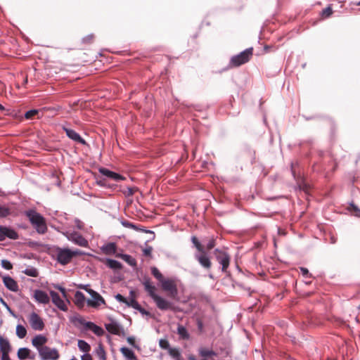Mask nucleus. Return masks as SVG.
<instances>
[{"label": "nucleus", "mask_w": 360, "mask_h": 360, "mask_svg": "<svg viewBox=\"0 0 360 360\" xmlns=\"http://www.w3.org/2000/svg\"><path fill=\"white\" fill-rule=\"evenodd\" d=\"M142 284L144 286L146 291L148 295L153 300L157 307L163 311L172 310L174 311L175 308L172 302H169L164 297L156 294V288L152 284L150 279L148 277H144L142 281Z\"/></svg>", "instance_id": "nucleus-2"}, {"label": "nucleus", "mask_w": 360, "mask_h": 360, "mask_svg": "<svg viewBox=\"0 0 360 360\" xmlns=\"http://www.w3.org/2000/svg\"><path fill=\"white\" fill-rule=\"evenodd\" d=\"M151 273L153 275V276L157 278L160 282H161L164 277L162 275V274L160 272V271L158 269V268L153 266L151 268Z\"/></svg>", "instance_id": "nucleus-33"}, {"label": "nucleus", "mask_w": 360, "mask_h": 360, "mask_svg": "<svg viewBox=\"0 0 360 360\" xmlns=\"http://www.w3.org/2000/svg\"><path fill=\"white\" fill-rule=\"evenodd\" d=\"M19 238L18 232L11 227L0 225V241L6 238L17 240Z\"/></svg>", "instance_id": "nucleus-10"}, {"label": "nucleus", "mask_w": 360, "mask_h": 360, "mask_svg": "<svg viewBox=\"0 0 360 360\" xmlns=\"http://www.w3.org/2000/svg\"><path fill=\"white\" fill-rule=\"evenodd\" d=\"M81 288L85 290L91 297V299L86 300L88 306L96 308L101 304H104L105 303L104 299L100 294L92 289L88 288L87 285H84Z\"/></svg>", "instance_id": "nucleus-6"}, {"label": "nucleus", "mask_w": 360, "mask_h": 360, "mask_svg": "<svg viewBox=\"0 0 360 360\" xmlns=\"http://www.w3.org/2000/svg\"><path fill=\"white\" fill-rule=\"evenodd\" d=\"M99 172L103 175L104 176H106L108 179L115 180V181H120L124 179V178L119 174L115 173L114 172H112L106 168L101 167L98 169Z\"/></svg>", "instance_id": "nucleus-17"}, {"label": "nucleus", "mask_w": 360, "mask_h": 360, "mask_svg": "<svg viewBox=\"0 0 360 360\" xmlns=\"http://www.w3.org/2000/svg\"><path fill=\"white\" fill-rule=\"evenodd\" d=\"M39 355L41 360H57L60 357L57 349L51 348L47 346L39 349Z\"/></svg>", "instance_id": "nucleus-7"}, {"label": "nucleus", "mask_w": 360, "mask_h": 360, "mask_svg": "<svg viewBox=\"0 0 360 360\" xmlns=\"http://www.w3.org/2000/svg\"><path fill=\"white\" fill-rule=\"evenodd\" d=\"M358 308L360 309V305L359 306V307H358Z\"/></svg>", "instance_id": "nucleus-63"}, {"label": "nucleus", "mask_w": 360, "mask_h": 360, "mask_svg": "<svg viewBox=\"0 0 360 360\" xmlns=\"http://www.w3.org/2000/svg\"><path fill=\"white\" fill-rule=\"evenodd\" d=\"M75 224L76 227L78 229H83L84 224H83V222L82 221H80L79 219H75Z\"/></svg>", "instance_id": "nucleus-47"}, {"label": "nucleus", "mask_w": 360, "mask_h": 360, "mask_svg": "<svg viewBox=\"0 0 360 360\" xmlns=\"http://www.w3.org/2000/svg\"><path fill=\"white\" fill-rule=\"evenodd\" d=\"M214 255L217 260L221 265V271L226 272L230 264L231 257L229 255L218 248L214 250Z\"/></svg>", "instance_id": "nucleus-8"}, {"label": "nucleus", "mask_w": 360, "mask_h": 360, "mask_svg": "<svg viewBox=\"0 0 360 360\" xmlns=\"http://www.w3.org/2000/svg\"><path fill=\"white\" fill-rule=\"evenodd\" d=\"M18 357L20 360H25L26 359H34L35 355H30V349L27 347L20 348L18 351Z\"/></svg>", "instance_id": "nucleus-20"}, {"label": "nucleus", "mask_w": 360, "mask_h": 360, "mask_svg": "<svg viewBox=\"0 0 360 360\" xmlns=\"http://www.w3.org/2000/svg\"><path fill=\"white\" fill-rule=\"evenodd\" d=\"M4 109V107L0 103V111H3Z\"/></svg>", "instance_id": "nucleus-58"}, {"label": "nucleus", "mask_w": 360, "mask_h": 360, "mask_svg": "<svg viewBox=\"0 0 360 360\" xmlns=\"http://www.w3.org/2000/svg\"><path fill=\"white\" fill-rule=\"evenodd\" d=\"M129 195H133V194H134V190H133V188H129Z\"/></svg>", "instance_id": "nucleus-56"}, {"label": "nucleus", "mask_w": 360, "mask_h": 360, "mask_svg": "<svg viewBox=\"0 0 360 360\" xmlns=\"http://www.w3.org/2000/svg\"><path fill=\"white\" fill-rule=\"evenodd\" d=\"M29 322L32 329L41 331L44 328V323L42 319L35 312L29 316Z\"/></svg>", "instance_id": "nucleus-12"}, {"label": "nucleus", "mask_w": 360, "mask_h": 360, "mask_svg": "<svg viewBox=\"0 0 360 360\" xmlns=\"http://www.w3.org/2000/svg\"><path fill=\"white\" fill-rule=\"evenodd\" d=\"M253 54V49H246L240 53L231 57L230 60V65L231 67H238L248 63L252 58Z\"/></svg>", "instance_id": "nucleus-5"}, {"label": "nucleus", "mask_w": 360, "mask_h": 360, "mask_svg": "<svg viewBox=\"0 0 360 360\" xmlns=\"http://www.w3.org/2000/svg\"><path fill=\"white\" fill-rule=\"evenodd\" d=\"M122 224L125 227L136 229V226L129 221H122Z\"/></svg>", "instance_id": "nucleus-49"}, {"label": "nucleus", "mask_w": 360, "mask_h": 360, "mask_svg": "<svg viewBox=\"0 0 360 360\" xmlns=\"http://www.w3.org/2000/svg\"><path fill=\"white\" fill-rule=\"evenodd\" d=\"M138 311L141 313L143 315H149L150 313L148 311H147L146 309H144L143 307H141V306L140 307V308H139Z\"/></svg>", "instance_id": "nucleus-52"}, {"label": "nucleus", "mask_w": 360, "mask_h": 360, "mask_svg": "<svg viewBox=\"0 0 360 360\" xmlns=\"http://www.w3.org/2000/svg\"><path fill=\"white\" fill-rule=\"evenodd\" d=\"M98 184H101V185L102 184L101 181H98Z\"/></svg>", "instance_id": "nucleus-61"}, {"label": "nucleus", "mask_w": 360, "mask_h": 360, "mask_svg": "<svg viewBox=\"0 0 360 360\" xmlns=\"http://www.w3.org/2000/svg\"><path fill=\"white\" fill-rule=\"evenodd\" d=\"M202 326L201 322H199V327L200 328Z\"/></svg>", "instance_id": "nucleus-59"}, {"label": "nucleus", "mask_w": 360, "mask_h": 360, "mask_svg": "<svg viewBox=\"0 0 360 360\" xmlns=\"http://www.w3.org/2000/svg\"><path fill=\"white\" fill-rule=\"evenodd\" d=\"M160 283L162 290L169 292L171 297H175L177 295L178 290L174 280L164 278Z\"/></svg>", "instance_id": "nucleus-11"}, {"label": "nucleus", "mask_w": 360, "mask_h": 360, "mask_svg": "<svg viewBox=\"0 0 360 360\" xmlns=\"http://www.w3.org/2000/svg\"><path fill=\"white\" fill-rule=\"evenodd\" d=\"M47 342V338L42 335H37L32 340V345L36 347L37 351L39 352V349L43 348L45 347V344Z\"/></svg>", "instance_id": "nucleus-18"}, {"label": "nucleus", "mask_w": 360, "mask_h": 360, "mask_svg": "<svg viewBox=\"0 0 360 360\" xmlns=\"http://www.w3.org/2000/svg\"><path fill=\"white\" fill-rule=\"evenodd\" d=\"M74 302L78 307H83L85 303L84 295L80 291H77L75 293Z\"/></svg>", "instance_id": "nucleus-22"}, {"label": "nucleus", "mask_w": 360, "mask_h": 360, "mask_svg": "<svg viewBox=\"0 0 360 360\" xmlns=\"http://www.w3.org/2000/svg\"><path fill=\"white\" fill-rule=\"evenodd\" d=\"M117 246L114 243H108L101 247V250L105 255H113L115 253Z\"/></svg>", "instance_id": "nucleus-24"}, {"label": "nucleus", "mask_w": 360, "mask_h": 360, "mask_svg": "<svg viewBox=\"0 0 360 360\" xmlns=\"http://www.w3.org/2000/svg\"><path fill=\"white\" fill-rule=\"evenodd\" d=\"M120 352L124 356L125 360H138L134 352L127 347H122Z\"/></svg>", "instance_id": "nucleus-25"}, {"label": "nucleus", "mask_w": 360, "mask_h": 360, "mask_svg": "<svg viewBox=\"0 0 360 360\" xmlns=\"http://www.w3.org/2000/svg\"><path fill=\"white\" fill-rule=\"evenodd\" d=\"M50 295L53 303L60 310L65 311L68 310V307L65 302L61 299L58 293L55 291H51Z\"/></svg>", "instance_id": "nucleus-15"}, {"label": "nucleus", "mask_w": 360, "mask_h": 360, "mask_svg": "<svg viewBox=\"0 0 360 360\" xmlns=\"http://www.w3.org/2000/svg\"><path fill=\"white\" fill-rule=\"evenodd\" d=\"M26 217L39 234H44L47 231V226L44 217L34 210L25 212Z\"/></svg>", "instance_id": "nucleus-3"}, {"label": "nucleus", "mask_w": 360, "mask_h": 360, "mask_svg": "<svg viewBox=\"0 0 360 360\" xmlns=\"http://www.w3.org/2000/svg\"><path fill=\"white\" fill-rule=\"evenodd\" d=\"M0 301L4 305L6 306L8 309H9V307L8 306V304H6V302L2 299V298H0Z\"/></svg>", "instance_id": "nucleus-55"}, {"label": "nucleus", "mask_w": 360, "mask_h": 360, "mask_svg": "<svg viewBox=\"0 0 360 360\" xmlns=\"http://www.w3.org/2000/svg\"><path fill=\"white\" fill-rule=\"evenodd\" d=\"M126 304L129 307H131L132 308H134L136 310H138L139 308H140V307H141V305L139 304V302L134 298H131L129 300H127Z\"/></svg>", "instance_id": "nucleus-34"}, {"label": "nucleus", "mask_w": 360, "mask_h": 360, "mask_svg": "<svg viewBox=\"0 0 360 360\" xmlns=\"http://www.w3.org/2000/svg\"><path fill=\"white\" fill-rule=\"evenodd\" d=\"M146 232L152 233L151 231H146Z\"/></svg>", "instance_id": "nucleus-62"}, {"label": "nucleus", "mask_w": 360, "mask_h": 360, "mask_svg": "<svg viewBox=\"0 0 360 360\" xmlns=\"http://www.w3.org/2000/svg\"><path fill=\"white\" fill-rule=\"evenodd\" d=\"M11 214V210L6 205L0 204V218L6 217Z\"/></svg>", "instance_id": "nucleus-32"}, {"label": "nucleus", "mask_w": 360, "mask_h": 360, "mask_svg": "<svg viewBox=\"0 0 360 360\" xmlns=\"http://www.w3.org/2000/svg\"><path fill=\"white\" fill-rule=\"evenodd\" d=\"M333 13V10L330 6H328L325 9H323L321 12V15L323 18H328Z\"/></svg>", "instance_id": "nucleus-38"}, {"label": "nucleus", "mask_w": 360, "mask_h": 360, "mask_svg": "<svg viewBox=\"0 0 360 360\" xmlns=\"http://www.w3.org/2000/svg\"><path fill=\"white\" fill-rule=\"evenodd\" d=\"M352 210L356 212V215H359L358 212H360V210L354 205H351Z\"/></svg>", "instance_id": "nucleus-54"}, {"label": "nucleus", "mask_w": 360, "mask_h": 360, "mask_svg": "<svg viewBox=\"0 0 360 360\" xmlns=\"http://www.w3.org/2000/svg\"><path fill=\"white\" fill-rule=\"evenodd\" d=\"M4 285L11 291L17 292L19 289L17 282L9 276H3Z\"/></svg>", "instance_id": "nucleus-16"}, {"label": "nucleus", "mask_w": 360, "mask_h": 360, "mask_svg": "<svg viewBox=\"0 0 360 360\" xmlns=\"http://www.w3.org/2000/svg\"><path fill=\"white\" fill-rule=\"evenodd\" d=\"M300 271L302 273V275L304 277H309L310 276V274L308 271V269L305 267H300Z\"/></svg>", "instance_id": "nucleus-44"}, {"label": "nucleus", "mask_w": 360, "mask_h": 360, "mask_svg": "<svg viewBox=\"0 0 360 360\" xmlns=\"http://www.w3.org/2000/svg\"><path fill=\"white\" fill-rule=\"evenodd\" d=\"M23 273L27 276L32 277H37L39 275L38 271L33 266H29L23 271Z\"/></svg>", "instance_id": "nucleus-30"}, {"label": "nucleus", "mask_w": 360, "mask_h": 360, "mask_svg": "<svg viewBox=\"0 0 360 360\" xmlns=\"http://www.w3.org/2000/svg\"><path fill=\"white\" fill-rule=\"evenodd\" d=\"M105 326L109 333L114 335L120 334L121 327L116 321H112L110 323H106Z\"/></svg>", "instance_id": "nucleus-19"}, {"label": "nucleus", "mask_w": 360, "mask_h": 360, "mask_svg": "<svg viewBox=\"0 0 360 360\" xmlns=\"http://www.w3.org/2000/svg\"><path fill=\"white\" fill-rule=\"evenodd\" d=\"M91 331L98 336H101L104 334L103 329L96 324L93 326Z\"/></svg>", "instance_id": "nucleus-35"}, {"label": "nucleus", "mask_w": 360, "mask_h": 360, "mask_svg": "<svg viewBox=\"0 0 360 360\" xmlns=\"http://www.w3.org/2000/svg\"><path fill=\"white\" fill-rule=\"evenodd\" d=\"M169 354L176 360H181V354L176 349H169Z\"/></svg>", "instance_id": "nucleus-36"}, {"label": "nucleus", "mask_w": 360, "mask_h": 360, "mask_svg": "<svg viewBox=\"0 0 360 360\" xmlns=\"http://www.w3.org/2000/svg\"><path fill=\"white\" fill-rule=\"evenodd\" d=\"M39 113L37 110H30L25 112V117L26 119H31Z\"/></svg>", "instance_id": "nucleus-39"}, {"label": "nucleus", "mask_w": 360, "mask_h": 360, "mask_svg": "<svg viewBox=\"0 0 360 360\" xmlns=\"http://www.w3.org/2000/svg\"><path fill=\"white\" fill-rule=\"evenodd\" d=\"M9 353L10 352H0L1 360H11Z\"/></svg>", "instance_id": "nucleus-45"}, {"label": "nucleus", "mask_w": 360, "mask_h": 360, "mask_svg": "<svg viewBox=\"0 0 360 360\" xmlns=\"http://www.w3.org/2000/svg\"><path fill=\"white\" fill-rule=\"evenodd\" d=\"M63 130L65 132L67 136L72 139L74 141H76L77 143H79L82 145L86 144V141L84 139L81 137V136L76 132L75 130L68 128L65 126H62Z\"/></svg>", "instance_id": "nucleus-13"}, {"label": "nucleus", "mask_w": 360, "mask_h": 360, "mask_svg": "<svg viewBox=\"0 0 360 360\" xmlns=\"http://www.w3.org/2000/svg\"><path fill=\"white\" fill-rule=\"evenodd\" d=\"M81 359L82 360H92V357L89 354L86 353L81 356Z\"/></svg>", "instance_id": "nucleus-50"}, {"label": "nucleus", "mask_w": 360, "mask_h": 360, "mask_svg": "<svg viewBox=\"0 0 360 360\" xmlns=\"http://www.w3.org/2000/svg\"><path fill=\"white\" fill-rule=\"evenodd\" d=\"M84 325L86 329H89V330H92V328L95 325V323H94L93 322L87 321V322H85L84 323Z\"/></svg>", "instance_id": "nucleus-48"}, {"label": "nucleus", "mask_w": 360, "mask_h": 360, "mask_svg": "<svg viewBox=\"0 0 360 360\" xmlns=\"http://www.w3.org/2000/svg\"><path fill=\"white\" fill-rule=\"evenodd\" d=\"M56 256L58 262L62 265H66L71 262L73 257L83 255L79 250H72L69 248H56Z\"/></svg>", "instance_id": "nucleus-4"}, {"label": "nucleus", "mask_w": 360, "mask_h": 360, "mask_svg": "<svg viewBox=\"0 0 360 360\" xmlns=\"http://www.w3.org/2000/svg\"><path fill=\"white\" fill-rule=\"evenodd\" d=\"M11 346L8 339L0 335V352H10Z\"/></svg>", "instance_id": "nucleus-23"}, {"label": "nucleus", "mask_w": 360, "mask_h": 360, "mask_svg": "<svg viewBox=\"0 0 360 360\" xmlns=\"http://www.w3.org/2000/svg\"><path fill=\"white\" fill-rule=\"evenodd\" d=\"M153 251V248L151 246H147L143 250V254L146 257H151V253Z\"/></svg>", "instance_id": "nucleus-40"}, {"label": "nucleus", "mask_w": 360, "mask_h": 360, "mask_svg": "<svg viewBox=\"0 0 360 360\" xmlns=\"http://www.w3.org/2000/svg\"><path fill=\"white\" fill-rule=\"evenodd\" d=\"M106 264L108 267L112 269H120L122 268V264L120 262L112 259H108Z\"/></svg>", "instance_id": "nucleus-29"}, {"label": "nucleus", "mask_w": 360, "mask_h": 360, "mask_svg": "<svg viewBox=\"0 0 360 360\" xmlns=\"http://www.w3.org/2000/svg\"><path fill=\"white\" fill-rule=\"evenodd\" d=\"M177 334L182 340H188L190 338V335L187 329L184 326L180 324H179L177 326Z\"/></svg>", "instance_id": "nucleus-26"}, {"label": "nucleus", "mask_w": 360, "mask_h": 360, "mask_svg": "<svg viewBox=\"0 0 360 360\" xmlns=\"http://www.w3.org/2000/svg\"><path fill=\"white\" fill-rule=\"evenodd\" d=\"M188 359H189V360H196V359H195V356H190L188 357ZM202 360H207V359H202Z\"/></svg>", "instance_id": "nucleus-57"}, {"label": "nucleus", "mask_w": 360, "mask_h": 360, "mask_svg": "<svg viewBox=\"0 0 360 360\" xmlns=\"http://www.w3.org/2000/svg\"><path fill=\"white\" fill-rule=\"evenodd\" d=\"M96 352L101 359L104 360L105 359V351L101 345H99Z\"/></svg>", "instance_id": "nucleus-41"}, {"label": "nucleus", "mask_w": 360, "mask_h": 360, "mask_svg": "<svg viewBox=\"0 0 360 360\" xmlns=\"http://www.w3.org/2000/svg\"><path fill=\"white\" fill-rule=\"evenodd\" d=\"M58 289L63 293V296L65 297V294H66L65 289L60 286L58 287Z\"/></svg>", "instance_id": "nucleus-53"}, {"label": "nucleus", "mask_w": 360, "mask_h": 360, "mask_svg": "<svg viewBox=\"0 0 360 360\" xmlns=\"http://www.w3.org/2000/svg\"><path fill=\"white\" fill-rule=\"evenodd\" d=\"M16 335L19 338H24L27 335L26 328L22 325H18L16 326Z\"/></svg>", "instance_id": "nucleus-31"}, {"label": "nucleus", "mask_w": 360, "mask_h": 360, "mask_svg": "<svg viewBox=\"0 0 360 360\" xmlns=\"http://www.w3.org/2000/svg\"><path fill=\"white\" fill-rule=\"evenodd\" d=\"M127 342L132 346L135 347V339L134 337H128Z\"/></svg>", "instance_id": "nucleus-51"}, {"label": "nucleus", "mask_w": 360, "mask_h": 360, "mask_svg": "<svg viewBox=\"0 0 360 360\" xmlns=\"http://www.w3.org/2000/svg\"><path fill=\"white\" fill-rule=\"evenodd\" d=\"M357 6H360V1L356 4Z\"/></svg>", "instance_id": "nucleus-60"}, {"label": "nucleus", "mask_w": 360, "mask_h": 360, "mask_svg": "<svg viewBox=\"0 0 360 360\" xmlns=\"http://www.w3.org/2000/svg\"><path fill=\"white\" fill-rule=\"evenodd\" d=\"M199 355L206 359V358H211L212 356H216L217 353L211 349H208L206 347H200L198 349Z\"/></svg>", "instance_id": "nucleus-21"}, {"label": "nucleus", "mask_w": 360, "mask_h": 360, "mask_svg": "<svg viewBox=\"0 0 360 360\" xmlns=\"http://www.w3.org/2000/svg\"><path fill=\"white\" fill-rule=\"evenodd\" d=\"M64 235L69 241H71L77 245L83 248H87L89 246L88 240L78 232H66Z\"/></svg>", "instance_id": "nucleus-9"}, {"label": "nucleus", "mask_w": 360, "mask_h": 360, "mask_svg": "<svg viewBox=\"0 0 360 360\" xmlns=\"http://www.w3.org/2000/svg\"><path fill=\"white\" fill-rule=\"evenodd\" d=\"M33 297L36 302L40 304H46L50 302V297L48 294L41 290H34Z\"/></svg>", "instance_id": "nucleus-14"}, {"label": "nucleus", "mask_w": 360, "mask_h": 360, "mask_svg": "<svg viewBox=\"0 0 360 360\" xmlns=\"http://www.w3.org/2000/svg\"><path fill=\"white\" fill-rule=\"evenodd\" d=\"M77 346L80 351L88 353L91 350V346L86 341L79 340L77 342Z\"/></svg>", "instance_id": "nucleus-28"}, {"label": "nucleus", "mask_w": 360, "mask_h": 360, "mask_svg": "<svg viewBox=\"0 0 360 360\" xmlns=\"http://www.w3.org/2000/svg\"><path fill=\"white\" fill-rule=\"evenodd\" d=\"M191 242L197 250L194 254L195 260L205 269H210L212 267L211 257L208 251L216 245V240L214 237L208 240L205 247L203 246L195 236L191 237Z\"/></svg>", "instance_id": "nucleus-1"}, {"label": "nucleus", "mask_w": 360, "mask_h": 360, "mask_svg": "<svg viewBox=\"0 0 360 360\" xmlns=\"http://www.w3.org/2000/svg\"><path fill=\"white\" fill-rule=\"evenodd\" d=\"M160 346L163 349H167L169 347V342L165 340H160Z\"/></svg>", "instance_id": "nucleus-46"}, {"label": "nucleus", "mask_w": 360, "mask_h": 360, "mask_svg": "<svg viewBox=\"0 0 360 360\" xmlns=\"http://www.w3.org/2000/svg\"><path fill=\"white\" fill-rule=\"evenodd\" d=\"M93 39H94V35L93 34H89V35L85 37L84 38H83L82 40H83L84 43L90 44V43L92 42Z\"/></svg>", "instance_id": "nucleus-43"}, {"label": "nucleus", "mask_w": 360, "mask_h": 360, "mask_svg": "<svg viewBox=\"0 0 360 360\" xmlns=\"http://www.w3.org/2000/svg\"><path fill=\"white\" fill-rule=\"evenodd\" d=\"M115 299L120 302L127 304V300L120 294H117L115 295Z\"/></svg>", "instance_id": "nucleus-42"}, {"label": "nucleus", "mask_w": 360, "mask_h": 360, "mask_svg": "<svg viewBox=\"0 0 360 360\" xmlns=\"http://www.w3.org/2000/svg\"><path fill=\"white\" fill-rule=\"evenodd\" d=\"M1 266L6 269V270H11L13 268V265L11 263L10 261L7 259H2L1 262Z\"/></svg>", "instance_id": "nucleus-37"}, {"label": "nucleus", "mask_w": 360, "mask_h": 360, "mask_svg": "<svg viewBox=\"0 0 360 360\" xmlns=\"http://www.w3.org/2000/svg\"><path fill=\"white\" fill-rule=\"evenodd\" d=\"M117 257L123 259L125 262L131 266H135L136 265V259L131 255L127 254H120L117 255Z\"/></svg>", "instance_id": "nucleus-27"}]
</instances>
